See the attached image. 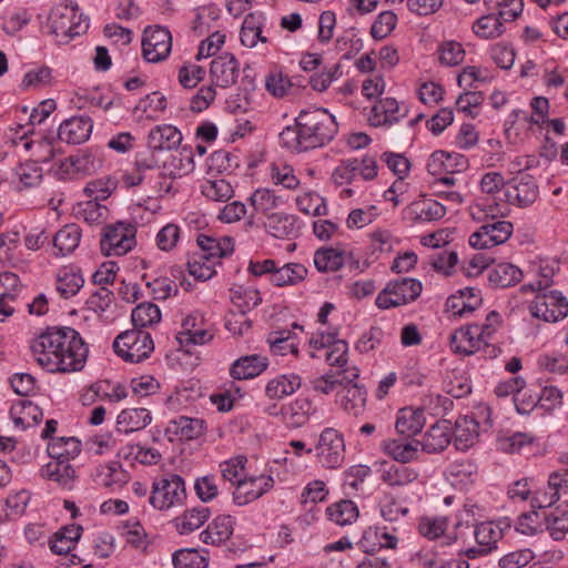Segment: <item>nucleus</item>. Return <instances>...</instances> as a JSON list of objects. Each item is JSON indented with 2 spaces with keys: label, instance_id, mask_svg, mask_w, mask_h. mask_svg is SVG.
I'll list each match as a JSON object with an SVG mask.
<instances>
[{
  "label": "nucleus",
  "instance_id": "a878e982",
  "mask_svg": "<svg viewBox=\"0 0 568 568\" xmlns=\"http://www.w3.org/2000/svg\"><path fill=\"white\" fill-rule=\"evenodd\" d=\"M455 446L466 450L474 446L479 437V423L471 415L459 416L455 422Z\"/></svg>",
  "mask_w": 568,
  "mask_h": 568
},
{
  "label": "nucleus",
  "instance_id": "20e7f679",
  "mask_svg": "<svg viewBox=\"0 0 568 568\" xmlns=\"http://www.w3.org/2000/svg\"><path fill=\"white\" fill-rule=\"evenodd\" d=\"M114 352L125 362L140 363L154 349L150 333L133 328L119 334L113 342Z\"/></svg>",
  "mask_w": 568,
  "mask_h": 568
},
{
  "label": "nucleus",
  "instance_id": "4c0bfd02",
  "mask_svg": "<svg viewBox=\"0 0 568 568\" xmlns=\"http://www.w3.org/2000/svg\"><path fill=\"white\" fill-rule=\"evenodd\" d=\"M347 263L345 251L334 247H321L314 253V265L318 272H336Z\"/></svg>",
  "mask_w": 568,
  "mask_h": 568
},
{
  "label": "nucleus",
  "instance_id": "338daca9",
  "mask_svg": "<svg viewBox=\"0 0 568 568\" xmlns=\"http://www.w3.org/2000/svg\"><path fill=\"white\" fill-rule=\"evenodd\" d=\"M16 174L23 187H34L42 181V169L32 160L19 164Z\"/></svg>",
  "mask_w": 568,
  "mask_h": 568
},
{
  "label": "nucleus",
  "instance_id": "f257e3e1",
  "mask_svg": "<svg viewBox=\"0 0 568 568\" xmlns=\"http://www.w3.org/2000/svg\"><path fill=\"white\" fill-rule=\"evenodd\" d=\"M37 364L49 373H74L84 367L88 346L72 327H52L34 338L30 345Z\"/></svg>",
  "mask_w": 568,
  "mask_h": 568
},
{
  "label": "nucleus",
  "instance_id": "c03bdc74",
  "mask_svg": "<svg viewBox=\"0 0 568 568\" xmlns=\"http://www.w3.org/2000/svg\"><path fill=\"white\" fill-rule=\"evenodd\" d=\"M521 278V270L510 263L497 264L488 273V281L495 287H509L519 283Z\"/></svg>",
  "mask_w": 568,
  "mask_h": 568
},
{
  "label": "nucleus",
  "instance_id": "cd10ccee",
  "mask_svg": "<svg viewBox=\"0 0 568 568\" xmlns=\"http://www.w3.org/2000/svg\"><path fill=\"white\" fill-rule=\"evenodd\" d=\"M406 113L400 112L398 102L393 98L379 100L371 111L369 122L374 126L392 125Z\"/></svg>",
  "mask_w": 568,
  "mask_h": 568
},
{
  "label": "nucleus",
  "instance_id": "412c9836",
  "mask_svg": "<svg viewBox=\"0 0 568 568\" xmlns=\"http://www.w3.org/2000/svg\"><path fill=\"white\" fill-rule=\"evenodd\" d=\"M196 242L201 251L197 255H200L201 258H205L207 262L225 257L234 251L233 239L229 236L217 239L200 234Z\"/></svg>",
  "mask_w": 568,
  "mask_h": 568
},
{
  "label": "nucleus",
  "instance_id": "f704fd0d",
  "mask_svg": "<svg viewBox=\"0 0 568 568\" xmlns=\"http://www.w3.org/2000/svg\"><path fill=\"white\" fill-rule=\"evenodd\" d=\"M338 403L349 415L358 416L365 409L366 390L359 385L344 386L337 392Z\"/></svg>",
  "mask_w": 568,
  "mask_h": 568
},
{
  "label": "nucleus",
  "instance_id": "dca6fc26",
  "mask_svg": "<svg viewBox=\"0 0 568 568\" xmlns=\"http://www.w3.org/2000/svg\"><path fill=\"white\" fill-rule=\"evenodd\" d=\"M564 458L565 457H561L560 462L565 463L567 467L550 473L548 477V490L537 496L534 500L538 504L539 508L551 507L560 499L561 495L568 494V456L567 460Z\"/></svg>",
  "mask_w": 568,
  "mask_h": 568
},
{
  "label": "nucleus",
  "instance_id": "393cba45",
  "mask_svg": "<svg viewBox=\"0 0 568 568\" xmlns=\"http://www.w3.org/2000/svg\"><path fill=\"white\" fill-rule=\"evenodd\" d=\"M20 291L19 276L12 272L0 273V315L9 317L14 313V303Z\"/></svg>",
  "mask_w": 568,
  "mask_h": 568
},
{
  "label": "nucleus",
  "instance_id": "a19ab883",
  "mask_svg": "<svg viewBox=\"0 0 568 568\" xmlns=\"http://www.w3.org/2000/svg\"><path fill=\"white\" fill-rule=\"evenodd\" d=\"M282 203V197L276 195L274 190L267 187H260L250 196V205L253 209V212L255 214H261L264 217L273 214V211Z\"/></svg>",
  "mask_w": 568,
  "mask_h": 568
},
{
  "label": "nucleus",
  "instance_id": "0e129e2a",
  "mask_svg": "<svg viewBox=\"0 0 568 568\" xmlns=\"http://www.w3.org/2000/svg\"><path fill=\"white\" fill-rule=\"evenodd\" d=\"M298 210L307 215L320 216L327 213L325 200L315 192L305 193L296 199Z\"/></svg>",
  "mask_w": 568,
  "mask_h": 568
},
{
  "label": "nucleus",
  "instance_id": "de8ad7c7",
  "mask_svg": "<svg viewBox=\"0 0 568 568\" xmlns=\"http://www.w3.org/2000/svg\"><path fill=\"white\" fill-rule=\"evenodd\" d=\"M509 527L508 525L501 526L500 521H485L480 523L475 528V538L479 546L486 547V552L494 549L497 542L504 536V529Z\"/></svg>",
  "mask_w": 568,
  "mask_h": 568
},
{
  "label": "nucleus",
  "instance_id": "4be33fe9",
  "mask_svg": "<svg viewBox=\"0 0 568 568\" xmlns=\"http://www.w3.org/2000/svg\"><path fill=\"white\" fill-rule=\"evenodd\" d=\"M235 520L230 515L215 517L200 535L204 544L220 546L231 538Z\"/></svg>",
  "mask_w": 568,
  "mask_h": 568
},
{
  "label": "nucleus",
  "instance_id": "09e8293b",
  "mask_svg": "<svg viewBox=\"0 0 568 568\" xmlns=\"http://www.w3.org/2000/svg\"><path fill=\"white\" fill-rule=\"evenodd\" d=\"M211 511L205 506L185 510L174 519V525L180 534H190L200 528L210 517Z\"/></svg>",
  "mask_w": 568,
  "mask_h": 568
},
{
  "label": "nucleus",
  "instance_id": "13d9d810",
  "mask_svg": "<svg viewBox=\"0 0 568 568\" xmlns=\"http://www.w3.org/2000/svg\"><path fill=\"white\" fill-rule=\"evenodd\" d=\"M267 343L272 354L274 355L284 356L288 353L297 355L298 353L295 337L292 332L287 329L270 333L267 336Z\"/></svg>",
  "mask_w": 568,
  "mask_h": 568
},
{
  "label": "nucleus",
  "instance_id": "f8f14e48",
  "mask_svg": "<svg viewBox=\"0 0 568 568\" xmlns=\"http://www.w3.org/2000/svg\"><path fill=\"white\" fill-rule=\"evenodd\" d=\"M172 48L170 31L163 27L146 28L142 38V53L148 62L158 63L165 60Z\"/></svg>",
  "mask_w": 568,
  "mask_h": 568
},
{
  "label": "nucleus",
  "instance_id": "c756f323",
  "mask_svg": "<svg viewBox=\"0 0 568 568\" xmlns=\"http://www.w3.org/2000/svg\"><path fill=\"white\" fill-rule=\"evenodd\" d=\"M385 454L394 460L407 464L415 460L419 450V440L405 437V439H387L382 444Z\"/></svg>",
  "mask_w": 568,
  "mask_h": 568
},
{
  "label": "nucleus",
  "instance_id": "e2e57ef3",
  "mask_svg": "<svg viewBox=\"0 0 568 568\" xmlns=\"http://www.w3.org/2000/svg\"><path fill=\"white\" fill-rule=\"evenodd\" d=\"M202 194L215 202H226L233 196L232 185L223 180H206L202 186Z\"/></svg>",
  "mask_w": 568,
  "mask_h": 568
},
{
  "label": "nucleus",
  "instance_id": "3c124183",
  "mask_svg": "<svg viewBox=\"0 0 568 568\" xmlns=\"http://www.w3.org/2000/svg\"><path fill=\"white\" fill-rule=\"evenodd\" d=\"M328 519L338 526L353 524L358 517L356 504L349 499H343L326 508Z\"/></svg>",
  "mask_w": 568,
  "mask_h": 568
},
{
  "label": "nucleus",
  "instance_id": "6e6552de",
  "mask_svg": "<svg viewBox=\"0 0 568 568\" xmlns=\"http://www.w3.org/2000/svg\"><path fill=\"white\" fill-rule=\"evenodd\" d=\"M186 498L184 480L179 475H170L153 481L149 503L159 510L181 505Z\"/></svg>",
  "mask_w": 568,
  "mask_h": 568
},
{
  "label": "nucleus",
  "instance_id": "2f4dec72",
  "mask_svg": "<svg viewBox=\"0 0 568 568\" xmlns=\"http://www.w3.org/2000/svg\"><path fill=\"white\" fill-rule=\"evenodd\" d=\"M424 424L425 417L422 409L405 407L398 412L395 428L399 435L412 438L422 432Z\"/></svg>",
  "mask_w": 568,
  "mask_h": 568
},
{
  "label": "nucleus",
  "instance_id": "72a5a7b5",
  "mask_svg": "<svg viewBox=\"0 0 568 568\" xmlns=\"http://www.w3.org/2000/svg\"><path fill=\"white\" fill-rule=\"evenodd\" d=\"M152 420L150 412L145 408L123 409L116 418L118 432L129 434L145 428Z\"/></svg>",
  "mask_w": 568,
  "mask_h": 568
},
{
  "label": "nucleus",
  "instance_id": "69168bd1",
  "mask_svg": "<svg viewBox=\"0 0 568 568\" xmlns=\"http://www.w3.org/2000/svg\"><path fill=\"white\" fill-rule=\"evenodd\" d=\"M270 176L275 185H282L288 190H295L300 185V180L295 176L293 168L286 164L273 163Z\"/></svg>",
  "mask_w": 568,
  "mask_h": 568
},
{
  "label": "nucleus",
  "instance_id": "774afa93",
  "mask_svg": "<svg viewBox=\"0 0 568 568\" xmlns=\"http://www.w3.org/2000/svg\"><path fill=\"white\" fill-rule=\"evenodd\" d=\"M175 568H206L207 560L196 549H180L173 555Z\"/></svg>",
  "mask_w": 568,
  "mask_h": 568
},
{
  "label": "nucleus",
  "instance_id": "7c9ffc66",
  "mask_svg": "<svg viewBox=\"0 0 568 568\" xmlns=\"http://www.w3.org/2000/svg\"><path fill=\"white\" fill-rule=\"evenodd\" d=\"M450 443V428L446 422L436 423L426 432L419 446L423 452L436 454L443 452Z\"/></svg>",
  "mask_w": 568,
  "mask_h": 568
},
{
  "label": "nucleus",
  "instance_id": "f3484780",
  "mask_svg": "<svg viewBox=\"0 0 568 568\" xmlns=\"http://www.w3.org/2000/svg\"><path fill=\"white\" fill-rule=\"evenodd\" d=\"M485 342L480 337L478 324H469L456 329L450 336V348L455 354L469 356L475 354Z\"/></svg>",
  "mask_w": 568,
  "mask_h": 568
},
{
  "label": "nucleus",
  "instance_id": "58836bf2",
  "mask_svg": "<svg viewBox=\"0 0 568 568\" xmlns=\"http://www.w3.org/2000/svg\"><path fill=\"white\" fill-rule=\"evenodd\" d=\"M313 412V404L307 398H296L282 407L283 419L294 428L306 424Z\"/></svg>",
  "mask_w": 568,
  "mask_h": 568
},
{
  "label": "nucleus",
  "instance_id": "8fccbe9b",
  "mask_svg": "<svg viewBox=\"0 0 568 568\" xmlns=\"http://www.w3.org/2000/svg\"><path fill=\"white\" fill-rule=\"evenodd\" d=\"M81 452V443L75 437L53 438L48 445V454L53 459L70 462Z\"/></svg>",
  "mask_w": 568,
  "mask_h": 568
},
{
  "label": "nucleus",
  "instance_id": "5701e85b",
  "mask_svg": "<svg viewBox=\"0 0 568 568\" xmlns=\"http://www.w3.org/2000/svg\"><path fill=\"white\" fill-rule=\"evenodd\" d=\"M41 476L57 483L64 489H72L77 478L73 466L68 460L53 459L41 469Z\"/></svg>",
  "mask_w": 568,
  "mask_h": 568
},
{
  "label": "nucleus",
  "instance_id": "4d7b16f0",
  "mask_svg": "<svg viewBox=\"0 0 568 568\" xmlns=\"http://www.w3.org/2000/svg\"><path fill=\"white\" fill-rule=\"evenodd\" d=\"M131 320L134 328L151 327L161 321V311L158 305L144 302L133 308Z\"/></svg>",
  "mask_w": 568,
  "mask_h": 568
},
{
  "label": "nucleus",
  "instance_id": "a211bd4d",
  "mask_svg": "<svg viewBox=\"0 0 568 568\" xmlns=\"http://www.w3.org/2000/svg\"><path fill=\"white\" fill-rule=\"evenodd\" d=\"M203 317L199 313H194L184 318L182 331L179 332L176 339L181 346L203 345L212 341L213 333L202 326Z\"/></svg>",
  "mask_w": 568,
  "mask_h": 568
},
{
  "label": "nucleus",
  "instance_id": "5fc2aeb1",
  "mask_svg": "<svg viewBox=\"0 0 568 568\" xmlns=\"http://www.w3.org/2000/svg\"><path fill=\"white\" fill-rule=\"evenodd\" d=\"M230 292L233 305L243 315L262 303V297L257 290L237 285L232 287Z\"/></svg>",
  "mask_w": 568,
  "mask_h": 568
},
{
  "label": "nucleus",
  "instance_id": "680f3d73",
  "mask_svg": "<svg viewBox=\"0 0 568 568\" xmlns=\"http://www.w3.org/2000/svg\"><path fill=\"white\" fill-rule=\"evenodd\" d=\"M292 87L291 79L277 68L272 69L265 77V88L275 98L287 95Z\"/></svg>",
  "mask_w": 568,
  "mask_h": 568
},
{
  "label": "nucleus",
  "instance_id": "864d4df0",
  "mask_svg": "<svg viewBox=\"0 0 568 568\" xmlns=\"http://www.w3.org/2000/svg\"><path fill=\"white\" fill-rule=\"evenodd\" d=\"M410 213L419 221H437L445 216L446 207L433 199L415 201L409 206Z\"/></svg>",
  "mask_w": 568,
  "mask_h": 568
},
{
  "label": "nucleus",
  "instance_id": "6e6d98bb",
  "mask_svg": "<svg viewBox=\"0 0 568 568\" xmlns=\"http://www.w3.org/2000/svg\"><path fill=\"white\" fill-rule=\"evenodd\" d=\"M546 528L555 540H561L568 532V504L558 506L545 515Z\"/></svg>",
  "mask_w": 568,
  "mask_h": 568
},
{
  "label": "nucleus",
  "instance_id": "b1692460",
  "mask_svg": "<svg viewBox=\"0 0 568 568\" xmlns=\"http://www.w3.org/2000/svg\"><path fill=\"white\" fill-rule=\"evenodd\" d=\"M194 169L193 152L191 149H175L163 161V174L171 179L182 178L191 173Z\"/></svg>",
  "mask_w": 568,
  "mask_h": 568
},
{
  "label": "nucleus",
  "instance_id": "ea45409f",
  "mask_svg": "<svg viewBox=\"0 0 568 568\" xmlns=\"http://www.w3.org/2000/svg\"><path fill=\"white\" fill-rule=\"evenodd\" d=\"M83 284L84 278L74 266H63L57 274V291L64 298L74 296Z\"/></svg>",
  "mask_w": 568,
  "mask_h": 568
},
{
  "label": "nucleus",
  "instance_id": "052dcab7",
  "mask_svg": "<svg viewBox=\"0 0 568 568\" xmlns=\"http://www.w3.org/2000/svg\"><path fill=\"white\" fill-rule=\"evenodd\" d=\"M524 386L525 381L521 377H511L507 382L498 384L495 389V393L498 397H505L515 394V404L517 412L520 414H527L529 413V408H526L525 399L520 398V396H525V394H521Z\"/></svg>",
  "mask_w": 568,
  "mask_h": 568
},
{
  "label": "nucleus",
  "instance_id": "9d476101",
  "mask_svg": "<svg viewBox=\"0 0 568 568\" xmlns=\"http://www.w3.org/2000/svg\"><path fill=\"white\" fill-rule=\"evenodd\" d=\"M530 314L547 323H556L568 315V301L559 291L539 292L529 305Z\"/></svg>",
  "mask_w": 568,
  "mask_h": 568
},
{
  "label": "nucleus",
  "instance_id": "bf43d9fd",
  "mask_svg": "<svg viewBox=\"0 0 568 568\" xmlns=\"http://www.w3.org/2000/svg\"><path fill=\"white\" fill-rule=\"evenodd\" d=\"M564 403V395L562 392L552 385L545 386L539 396L538 400L535 402L534 399L526 403V408H529V412L535 408L536 406L550 413L559 407L562 406Z\"/></svg>",
  "mask_w": 568,
  "mask_h": 568
},
{
  "label": "nucleus",
  "instance_id": "0eeeda50",
  "mask_svg": "<svg viewBox=\"0 0 568 568\" xmlns=\"http://www.w3.org/2000/svg\"><path fill=\"white\" fill-rule=\"evenodd\" d=\"M423 286L418 280L403 277L390 281L376 297L381 310H388L415 301L422 293Z\"/></svg>",
  "mask_w": 568,
  "mask_h": 568
},
{
  "label": "nucleus",
  "instance_id": "2eb2a0df",
  "mask_svg": "<svg viewBox=\"0 0 568 568\" xmlns=\"http://www.w3.org/2000/svg\"><path fill=\"white\" fill-rule=\"evenodd\" d=\"M240 64L231 53L214 58L210 65V78L213 85L226 89L236 83Z\"/></svg>",
  "mask_w": 568,
  "mask_h": 568
},
{
  "label": "nucleus",
  "instance_id": "ddd939ff",
  "mask_svg": "<svg viewBox=\"0 0 568 568\" xmlns=\"http://www.w3.org/2000/svg\"><path fill=\"white\" fill-rule=\"evenodd\" d=\"M274 486V479L271 475L248 476L236 480L233 490V501L237 506H245L264 494Z\"/></svg>",
  "mask_w": 568,
  "mask_h": 568
},
{
  "label": "nucleus",
  "instance_id": "7ed1b4c3",
  "mask_svg": "<svg viewBox=\"0 0 568 568\" xmlns=\"http://www.w3.org/2000/svg\"><path fill=\"white\" fill-rule=\"evenodd\" d=\"M495 207L491 205L483 206L475 203L469 206V214L476 222H483V225L474 232L468 240L471 247L477 250L490 248L505 243L513 234L514 226L509 221L496 220Z\"/></svg>",
  "mask_w": 568,
  "mask_h": 568
},
{
  "label": "nucleus",
  "instance_id": "603ef678",
  "mask_svg": "<svg viewBox=\"0 0 568 568\" xmlns=\"http://www.w3.org/2000/svg\"><path fill=\"white\" fill-rule=\"evenodd\" d=\"M504 22L499 13H490L478 18L473 23L471 30L481 39H495L505 32Z\"/></svg>",
  "mask_w": 568,
  "mask_h": 568
},
{
  "label": "nucleus",
  "instance_id": "6ab92c4d",
  "mask_svg": "<svg viewBox=\"0 0 568 568\" xmlns=\"http://www.w3.org/2000/svg\"><path fill=\"white\" fill-rule=\"evenodd\" d=\"M93 123L90 118L73 116L60 124L58 138L69 144H80L90 138Z\"/></svg>",
  "mask_w": 568,
  "mask_h": 568
},
{
  "label": "nucleus",
  "instance_id": "1a4fd4ad",
  "mask_svg": "<svg viewBox=\"0 0 568 568\" xmlns=\"http://www.w3.org/2000/svg\"><path fill=\"white\" fill-rule=\"evenodd\" d=\"M314 450L322 466L336 469L342 466L345 459L344 437L337 429L326 427L320 434Z\"/></svg>",
  "mask_w": 568,
  "mask_h": 568
},
{
  "label": "nucleus",
  "instance_id": "39448f33",
  "mask_svg": "<svg viewBox=\"0 0 568 568\" xmlns=\"http://www.w3.org/2000/svg\"><path fill=\"white\" fill-rule=\"evenodd\" d=\"M52 33L61 40L72 39L87 32L89 22L77 6H57L49 16Z\"/></svg>",
  "mask_w": 568,
  "mask_h": 568
},
{
  "label": "nucleus",
  "instance_id": "37998d69",
  "mask_svg": "<svg viewBox=\"0 0 568 568\" xmlns=\"http://www.w3.org/2000/svg\"><path fill=\"white\" fill-rule=\"evenodd\" d=\"M81 240V229L77 224H67L57 232L53 237V246L57 248L55 255L65 256L71 254Z\"/></svg>",
  "mask_w": 568,
  "mask_h": 568
},
{
  "label": "nucleus",
  "instance_id": "9b49d317",
  "mask_svg": "<svg viewBox=\"0 0 568 568\" xmlns=\"http://www.w3.org/2000/svg\"><path fill=\"white\" fill-rule=\"evenodd\" d=\"M11 141L17 143V140L22 142V146L27 152H30L32 161L39 163H47L53 159L55 149L52 145V140L27 129L24 125H18L16 129L11 128Z\"/></svg>",
  "mask_w": 568,
  "mask_h": 568
},
{
  "label": "nucleus",
  "instance_id": "aec40b11",
  "mask_svg": "<svg viewBox=\"0 0 568 568\" xmlns=\"http://www.w3.org/2000/svg\"><path fill=\"white\" fill-rule=\"evenodd\" d=\"M181 142V132L169 124L156 125L148 135V148L153 152L173 151L178 149Z\"/></svg>",
  "mask_w": 568,
  "mask_h": 568
},
{
  "label": "nucleus",
  "instance_id": "bb28decb",
  "mask_svg": "<svg viewBox=\"0 0 568 568\" xmlns=\"http://www.w3.org/2000/svg\"><path fill=\"white\" fill-rule=\"evenodd\" d=\"M268 366L267 358L257 354L247 355L236 359L231 369L235 379H250L262 374Z\"/></svg>",
  "mask_w": 568,
  "mask_h": 568
},
{
  "label": "nucleus",
  "instance_id": "f03ea898",
  "mask_svg": "<svg viewBox=\"0 0 568 568\" xmlns=\"http://www.w3.org/2000/svg\"><path fill=\"white\" fill-rule=\"evenodd\" d=\"M337 130L335 116L326 109L316 108L301 111L295 125L286 126L278 138L283 148L302 153L331 142Z\"/></svg>",
  "mask_w": 568,
  "mask_h": 568
},
{
  "label": "nucleus",
  "instance_id": "79ce46f5",
  "mask_svg": "<svg viewBox=\"0 0 568 568\" xmlns=\"http://www.w3.org/2000/svg\"><path fill=\"white\" fill-rule=\"evenodd\" d=\"M82 527L70 525L59 529L49 541V547L53 554L67 555L74 549L75 544L81 537Z\"/></svg>",
  "mask_w": 568,
  "mask_h": 568
},
{
  "label": "nucleus",
  "instance_id": "473e14b6",
  "mask_svg": "<svg viewBox=\"0 0 568 568\" xmlns=\"http://www.w3.org/2000/svg\"><path fill=\"white\" fill-rule=\"evenodd\" d=\"M297 217L287 213H273L263 222L267 233L277 239L292 237L297 234Z\"/></svg>",
  "mask_w": 568,
  "mask_h": 568
},
{
  "label": "nucleus",
  "instance_id": "49530a36",
  "mask_svg": "<svg viewBox=\"0 0 568 568\" xmlns=\"http://www.w3.org/2000/svg\"><path fill=\"white\" fill-rule=\"evenodd\" d=\"M205 429V422L201 418L179 416L170 422L169 430L181 439L192 440L199 438Z\"/></svg>",
  "mask_w": 568,
  "mask_h": 568
},
{
  "label": "nucleus",
  "instance_id": "c9c22d12",
  "mask_svg": "<svg viewBox=\"0 0 568 568\" xmlns=\"http://www.w3.org/2000/svg\"><path fill=\"white\" fill-rule=\"evenodd\" d=\"M10 415L14 425L23 429L36 426L43 418L41 408L28 399L14 404L10 409Z\"/></svg>",
  "mask_w": 568,
  "mask_h": 568
},
{
  "label": "nucleus",
  "instance_id": "c85d7f7f",
  "mask_svg": "<svg viewBox=\"0 0 568 568\" xmlns=\"http://www.w3.org/2000/svg\"><path fill=\"white\" fill-rule=\"evenodd\" d=\"M379 471L382 481L392 487L406 486L418 477L416 469L402 463L398 465L385 462Z\"/></svg>",
  "mask_w": 568,
  "mask_h": 568
},
{
  "label": "nucleus",
  "instance_id": "a18cd8bd",
  "mask_svg": "<svg viewBox=\"0 0 568 568\" xmlns=\"http://www.w3.org/2000/svg\"><path fill=\"white\" fill-rule=\"evenodd\" d=\"M307 268L300 263H287L282 267H276L273 275L270 276L271 283L276 286L296 285L305 280Z\"/></svg>",
  "mask_w": 568,
  "mask_h": 568
},
{
  "label": "nucleus",
  "instance_id": "e433bc0d",
  "mask_svg": "<svg viewBox=\"0 0 568 568\" xmlns=\"http://www.w3.org/2000/svg\"><path fill=\"white\" fill-rule=\"evenodd\" d=\"M301 385L302 378L297 374H283L268 381L265 394L270 399H282L295 393Z\"/></svg>",
  "mask_w": 568,
  "mask_h": 568
},
{
  "label": "nucleus",
  "instance_id": "4468645a",
  "mask_svg": "<svg viewBox=\"0 0 568 568\" xmlns=\"http://www.w3.org/2000/svg\"><path fill=\"white\" fill-rule=\"evenodd\" d=\"M505 197L519 207L531 205L538 197V185L530 174H519L506 184Z\"/></svg>",
  "mask_w": 568,
  "mask_h": 568
},
{
  "label": "nucleus",
  "instance_id": "423d86ee",
  "mask_svg": "<svg viewBox=\"0 0 568 568\" xmlns=\"http://www.w3.org/2000/svg\"><path fill=\"white\" fill-rule=\"evenodd\" d=\"M136 226L132 223L116 222L103 229L100 241L101 251L108 255L122 256L136 245Z\"/></svg>",
  "mask_w": 568,
  "mask_h": 568
}]
</instances>
